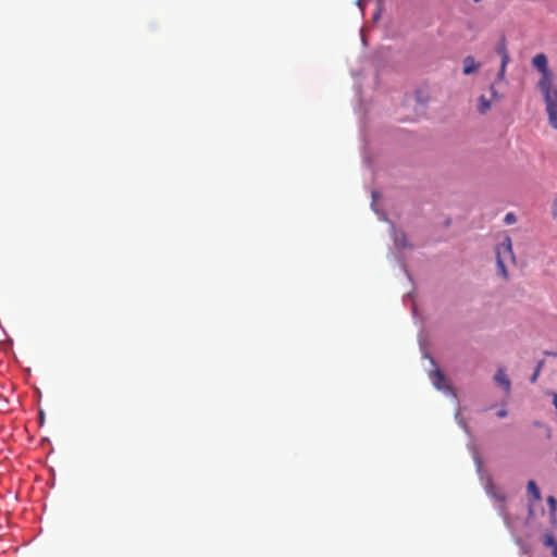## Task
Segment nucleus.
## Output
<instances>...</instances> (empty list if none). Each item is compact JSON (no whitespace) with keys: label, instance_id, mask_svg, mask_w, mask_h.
I'll use <instances>...</instances> for the list:
<instances>
[{"label":"nucleus","instance_id":"1","mask_svg":"<svg viewBox=\"0 0 557 557\" xmlns=\"http://www.w3.org/2000/svg\"><path fill=\"white\" fill-rule=\"evenodd\" d=\"M532 65L539 71L540 77L536 82L537 91L557 87L555 73L548 66V59L544 53H537L532 59Z\"/></svg>","mask_w":557,"mask_h":557},{"label":"nucleus","instance_id":"2","mask_svg":"<svg viewBox=\"0 0 557 557\" xmlns=\"http://www.w3.org/2000/svg\"><path fill=\"white\" fill-rule=\"evenodd\" d=\"M495 253L498 271L502 275L506 276V265L515 262L512 243L509 236H504V238L497 244Z\"/></svg>","mask_w":557,"mask_h":557},{"label":"nucleus","instance_id":"3","mask_svg":"<svg viewBox=\"0 0 557 557\" xmlns=\"http://www.w3.org/2000/svg\"><path fill=\"white\" fill-rule=\"evenodd\" d=\"M544 103L547 123L557 131V87L539 91Z\"/></svg>","mask_w":557,"mask_h":557},{"label":"nucleus","instance_id":"4","mask_svg":"<svg viewBox=\"0 0 557 557\" xmlns=\"http://www.w3.org/2000/svg\"><path fill=\"white\" fill-rule=\"evenodd\" d=\"M430 380L436 389L443 391L444 393L451 395L454 399L456 398V395L451 391L450 386L446 384V379L437 369L431 371Z\"/></svg>","mask_w":557,"mask_h":557},{"label":"nucleus","instance_id":"5","mask_svg":"<svg viewBox=\"0 0 557 557\" xmlns=\"http://www.w3.org/2000/svg\"><path fill=\"white\" fill-rule=\"evenodd\" d=\"M497 386H499L507 395L511 391V382L505 368H498L493 376Z\"/></svg>","mask_w":557,"mask_h":557},{"label":"nucleus","instance_id":"6","mask_svg":"<svg viewBox=\"0 0 557 557\" xmlns=\"http://www.w3.org/2000/svg\"><path fill=\"white\" fill-rule=\"evenodd\" d=\"M481 67V63L478 62L473 57L468 55L462 60V73L465 75H471Z\"/></svg>","mask_w":557,"mask_h":557},{"label":"nucleus","instance_id":"7","mask_svg":"<svg viewBox=\"0 0 557 557\" xmlns=\"http://www.w3.org/2000/svg\"><path fill=\"white\" fill-rule=\"evenodd\" d=\"M492 99H487L484 95H481L478 99V111L481 114H485L492 108Z\"/></svg>","mask_w":557,"mask_h":557},{"label":"nucleus","instance_id":"8","mask_svg":"<svg viewBox=\"0 0 557 557\" xmlns=\"http://www.w3.org/2000/svg\"><path fill=\"white\" fill-rule=\"evenodd\" d=\"M527 493H528L529 498H532L534 500L541 499L540 490H539L536 483L532 480H530L527 484Z\"/></svg>","mask_w":557,"mask_h":557},{"label":"nucleus","instance_id":"9","mask_svg":"<svg viewBox=\"0 0 557 557\" xmlns=\"http://www.w3.org/2000/svg\"><path fill=\"white\" fill-rule=\"evenodd\" d=\"M393 239L397 248L406 247V237L403 232L393 230Z\"/></svg>","mask_w":557,"mask_h":557},{"label":"nucleus","instance_id":"10","mask_svg":"<svg viewBox=\"0 0 557 557\" xmlns=\"http://www.w3.org/2000/svg\"><path fill=\"white\" fill-rule=\"evenodd\" d=\"M509 62V57L506 52L503 53V57H502V64H500V69H499V72H498V79L499 81H503L505 78V73H506V66Z\"/></svg>","mask_w":557,"mask_h":557},{"label":"nucleus","instance_id":"11","mask_svg":"<svg viewBox=\"0 0 557 557\" xmlns=\"http://www.w3.org/2000/svg\"><path fill=\"white\" fill-rule=\"evenodd\" d=\"M547 504L549 507L550 519L553 520L557 517V500L555 499V497L549 496L547 498Z\"/></svg>","mask_w":557,"mask_h":557},{"label":"nucleus","instance_id":"12","mask_svg":"<svg viewBox=\"0 0 557 557\" xmlns=\"http://www.w3.org/2000/svg\"><path fill=\"white\" fill-rule=\"evenodd\" d=\"M545 544L553 549L554 557H557V543L552 534L545 536Z\"/></svg>","mask_w":557,"mask_h":557},{"label":"nucleus","instance_id":"13","mask_svg":"<svg viewBox=\"0 0 557 557\" xmlns=\"http://www.w3.org/2000/svg\"><path fill=\"white\" fill-rule=\"evenodd\" d=\"M504 222L507 224V225H511V224H515L517 222V216L512 213V212H509L505 215L504 218Z\"/></svg>","mask_w":557,"mask_h":557},{"label":"nucleus","instance_id":"14","mask_svg":"<svg viewBox=\"0 0 557 557\" xmlns=\"http://www.w3.org/2000/svg\"><path fill=\"white\" fill-rule=\"evenodd\" d=\"M550 214L553 218H557V198L552 201Z\"/></svg>","mask_w":557,"mask_h":557},{"label":"nucleus","instance_id":"15","mask_svg":"<svg viewBox=\"0 0 557 557\" xmlns=\"http://www.w3.org/2000/svg\"><path fill=\"white\" fill-rule=\"evenodd\" d=\"M490 92H491V96H492V100L500 99V95L498 94V91L496 90L494 85H491Z\"/></svg>","mask_w":557,"mask_h":557},{"label":"nucleus","instance_id":"16","mask_svg":"<svg viewBox=\"0 0 557 557\" xmlns=\"http://www.w3.org/2000/svg\"><path fill=\"white\" fill-rule=\"evenodd\" d=\"M507 414H508V411H507V409H506V408H500V409H499V410H497V412H496V416H497L498 418H500V419H502V418L507 417Z\"/></svg>","mask_w":557,"mask_h":557},{"label":"nucleus","instance_id":"17","mask_svg":"<svg viewBox=\"0 0 557 557\" xmlns=\"http://www.w3.org/2000/svg\"><path fill=\"white\" fill-rule=\"evenodd\" d=\"M456 420L458 421V423H459L460 425H462V422H461V420H460V413H459V412H457V413H456Z\"/></svg>","mask_w":557,"mask_h":557},{"label":"nucleus","instance_id":"18","mask_svg":"<svg viewBox=\"0 0 557 557\" xmlns=\"http://www.w3.org/2000/svg\"><path fill=\"white\" fill-rule=\"evenodd\" d=\"M491 486H492V484H491V483H488V485H486V492H487V493H491V492H490V487H491Z\"/></svg>","mask_w":557,"mask_h":557},{"label":"nucleus","instance_id":"19","mask_svg":"<svg viewBox=\"0 0 557 557\" xmlns=\"http://www.w3.org/2000/svg\"><path fill=\"white\" fill-rule=\"evenodd\" d=\"M372 208H373L374 211H376L374 202L372 203Z\"/></svg>","mask_w":557,"mask_h":557},{"label":"nucleus","instance_id":"20","mask_svg":"<svg viewBox=\"0 0 557 557\" xmlns=\"http://www.w3.org/2000/svg\"><path fill=\"white\" fill-rule=\"evenodd\" d=\"M372 197H373V199L375 200V198H376V194H375V193H374V194H372Z\"/></svg>","mask_w":557,"mask_h":557}]
</instances>
